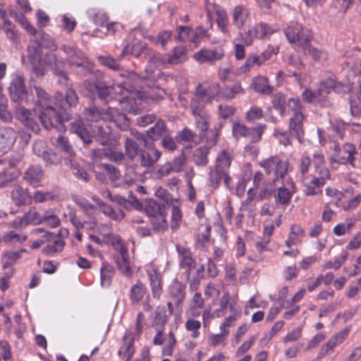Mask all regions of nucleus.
Instances as JSON below:
<instances>
[{"mask_svg":"<svg viewBox=\"0 0 361 361\" xmlns=\"http://www.w3.org/2000/svg\"><path fill=\"white\" fill-rule=\"evenodd\" d=\"M27 56L32 63V71L37 77L44 76L47 73L45 66H49L61 78L59 82L63 83L68 80L63 70L64 61L59 59L55 53H45L43 57V49L39 42L35 41L30 43L27 49Z\"/></svg>","mask_w":361,"mask_h":361,"instance_id":"f257e3e1","label":"nucleus"},{"mask_svg":"<svg viewBox=\"0 0 361 361\" xmlns=\"http://www.w3.org/2000/svg\"><path fill=\"white\" fill-rule=\"evenodd\" d=\"M267 176H271L274 184L283 183L286 180V176L290 171V164L288 161L282 160L279 156H271L259 162Z\"/></svg>","mask_w":361,"mask_h":361,"instance_id":"f03ea898","label":"nucleus"},{"mask_svg":"<svg viewBox=\"0 0 361 361\" xmlns=\"http://www.w3.org/2000/svg\"><path fill=\"white\" fill-rule=\"evenodd\" d=\"M284 32L288 41L300 48L312 39V31L298 22H291Z\"/></svg>","mask_w":361,"mask_h":361,"instance_id":"7ed1b4c3","label":"nucleus"},{"mask_svg":"<svg viewBox=\"0 0 361 361\" xmlns=\"http://www.w3.org/2000/svg\"><path fill=\"white\" fill-rule=\"evenodd\" d=\"M37 111L39 112V118L44 128L50 130L55 128L59 131L65 129L61 113L57 111L52 104H47V106Z\"/></svg>","mask_w":361,"mask_h":361,"instance_id":"20e7f679","label":"nucleus"},{"mask_svg":"<svg viewBox=\"0 0 361 361\" xmlns=\"http://www.w3.org/2000/svg\"><path fill=\"white\" fill-rule=\"evenodd\" d=\"M195 125L199 130V136L204 140L207 144L211 147L216 144L219 129L208 130L209 127V117L207 114L195 117Z\"/></svg>","mask_w":361,"mask_h":361,"instance_id":"39448f33","label":"nucleus"},{"mask_svg":"<svg viewBox=\"0 0 361 361\" xmlns=\"http://www.w3.org/2000/svg\"><path fill=\"white\" fill-rule=\"evenodd\" d=\"M204 293L206 295L213 298L212 305L214 306L219 305V307L212 313V316L216 318L223 317L226 314V290L224 287L219 289L214 285L209 284L204 290Z\"/></svg>","mask_w":361,"mask_h":361,"instance_id":"423d86ee","label":"nucleus"},{"mask_svg":"<svg viewBox=\"0 0 361 361\" xmlns=\"http://www.w3.org/2000/svg\"><path fill=\"white\" fill-rule=\"evenodd\" d=\"M342 87L341 82L338 81L335 76L329 77L321 80L317 85V90L323 102H322V106H330L331 102L328 99V95L331 92H340Z\"/></svg>","mask_w":361,"mask_h":361,"instance_id":"0eeeda50","label":"nucleus"},{"mask_svg":"<svg viewBox=\"0 0 361 361\" xmlns=\"http://www.w3.org/2000/svg\"><path fill=\"white\" fill-rule=\"evenodd\" d=\"M137 139L142 141L144 146L149 149L148 151L140 150L139 152L140 165L145 168L153 166L160 159L161 152L157 149L152 147V145H148L144 135L138 133Z\"/></svg>","mask_w":361,"mask_h":361,"instance_id":"6e6552de","label":"nucleus"},{"mask_svg":"<svg viewBox=\"0 0 361 361\" xmlns=\"http://www.w3.org/2000/svg\"><path fill=\"white\" fill-rule=\"evenodd\" d=\"M42 216L35 207H32L22 216L13 220L10 225L16 229H23L29 225H39L42 224Z\"/></svg>","mask_w":361,"mask_h":361,"instance_id":"1a4fd4ad","label":"nucleus"},{"mask_svg":"<svg viewBox=\"0 0 361 361\" xmlns=\"http://www.w3.org/2000/svg\"><path fill=\"white\" fill-rule=\"evenodd\" d=\"M282 184L283 185L278 188L274 198L276 204L286 206L289 204L294 193L296 192L297 188L290 177L287 178Z\"/></svg>","mask_w":361,"mask_h":361,"instance_id":"9d476101","label":"nucleus"},{"mask_svg":"<svg viewBox=\"0 0 361 361\" xmlns=\"http://www.w3.org/2000/svg\"><path fill=\"white\" fill-rule=\"evenodd\" d=\"M273 32L274 30L271 27L266 23H260L242 34L241 39L245 45L250 46L252 44L255 39H263Z\"/></svg>","mask_w":361,"mask_h":361,"instance_id":"9b49d317","label":"nucleus"},{"mask_svg":"<svg viewBox=\"0 0 361 361\" xmlns=\"http://www.w3.org/2000/svg\"><path fill=\"white\" fill-rule=\"evenodd\" d=\"M61 49L66 55V59L71 65L84 66L87 73L90 71L91 63L80 50L67 45H63Z\"/></svg>","mask_w":361,"mask_h":361,"instance_id":"f8f14e48","label":"nucleus"},{"mask_svg":"<svg viewBox=\"0 0 361 361\" xmlns=\"http://www.w3.org/2000/svg\"><path fill=\"white\" fill-rule=\"evenodd\" d=\"M9 91L12 99L15 102L22 101L24 99H29L28 93L24 83V78L18 73L12 75Z\"/></svg>","mask_w":361,"mask_h":361,"instance_id":"ddd939ff","label":"nucleus"},{"mask_svg":"<svg viewBox=\"0 0 361 361\" xmlns=\"http://www.w3.org/2000/svg\"><path fill=\"white\" fill-rule=\"evenodd\" d=\"M300 178L305 195L314 196L322 193V188L324 186L322 178H319L312 174H307Z\"/></svg>","mask_w":361,"mask_h":361,"instance_id":"4468645a","label":"nucleus"},{"mask_svg":"<svg viewBox=\"0 0 361 361\" xmlns=\"http://www.w3.org/2000/svg\"><path fill=\"white\" fill-rule=\"evenodd\" d=\"M219 84L213 83L208 89L198 85L196 89V96H198L202 102H210L212 99L219 101L220 98L224 97V93L220 92Z\"/></svg>","mask_w":361,"mask_h":361,"instance_id":"2eb2a0df","label":"nucleus"},{"mask_svg":"<svg viewBox=\"0 0 361 361\" xmlns=\"http://www.w3.org/2000/svg\"><path fill=\"white\" fill-rule=\"evenodd\" d=\"M224 56V50L222 47L214 49H202L193 55V58L199 63H211L219 61Z\"/></svg>","mask_w":361,"mask_h":361,"instance_id":"dca6fc26","label":"nucleus"},{"mask_svg":"<svg viewBox=\"0 0 361 361\" xmlns=\"http://www.w3.org/2000/svg\"><path fill=\"white\" fill-rule=\"evenodd\" d=\"M116 114V111L115 108L112 106H109L108 109L106 110V112H104V109L100 111L95 106L90 107L85 111L86 118L90 121H98L101 119L113 121Z\"/></svg>","mask_w":361,"mask_h":361,"instance_id":"f3484780","label":"nucleus"},{"mask_svg":"<svg viewBox=\"0 0 361 361\" xmlns=\"http://www.w3.org/2000/svg\"><path fill=\"white\" fill-rule=\"evenodd\" d=\"M17 137V133L12 128H0V152H8L16 142Z\"/></svg>","mask_w":361,"mask_h":361,"instance_id":"a211bd4d","label":"nucleus"},{"mask_svg":"<svg viewBox=\"0 0 361 361\" xmlns=\"http://www.w3.org/2000/svg\"><path fill=\"white\" fill-rule=\"evenodd\" d=\"M157 334L153 339V343L154 345H161L166 341V345L163 349V354L164 355H171L173 353V349L176 343L173 333L171 331L169 333L168 338H164L163 337L164 329L157 328Z\"/></svg>","mask_w":361,"mask_h":361,"instance_id":"6ab92c4d","label":"nucleus"},{"mask_svg":"<svg viewBox=\"0 0 361 361\" xmlns=\"http://www.w3.org/2000/svg\"><path fill=\"white\" fill-rule=\"evenodd\" d=\"M135 335L131 332H126L123 337V344L118 350L121 359L130 361L135 353L134 339Z\"/></svg>","mask_w":361,"mask_h":361,"instance_id":"aec40b11","label":"nucleus"},{"mask_svg":"<svg viewBox=\"0 0 361 361\" xmlns=\"http://www.w3.org/2000/svg\"><path fill=\"white\" fill-rule=\"evenodd\" d=\"M305 118V114H296V116H291L289 119L288 130L295 136L299 142H302L304 136L303 124Z\"/></svg>","mask_w":361,"mask_h":361,"instance_id":"412c9836","label":"nucleus"},{"mask_svg":"<svg viewBox=\"0 0 361 361\" xmlns=\"http://www.w3.org/2000/svg\"><path fill=\"white\" fill-rule=\"evenodd\" d=\"M305 237V228L299 224H293L290 226L285 245L287 247L290 248L293 245L302 243Z\"/></svg>","mask_w":361,"mask_h":361,"instance_id":"4be33fe9","label":"nucleus"},{"mask_svg":"<svg viewBox=\"0 0 361 361\" xmlns=\"http://www.w3.org/2000/svg\"><path fill=\"white\" fill-rule=\"evenodd\" d=\"M113 89L115 92L121 94V97L116 100L119 102L120 104L123 105L122 108L123 109L127 110L128 107L125 106L126 102H130L131 100L135 99V93L130 89L129 83L127 81L117 83L114 85Z\"/></svg>","mask_w":361,"mask_h":361,"instance_id":"5701e85b","label":"nucleus"},{"mask_svg":"<svg viewBox=\"0 0 361 361\" xmlns=\"http://www.w3.org/2000/svg\"><path fill=\"white\" fill-rule=\"evenodd\" d=\"M44 177V171L39 165H31L25 172L24 179L33 187L41 185V181Z\"/></svg>","mask_w":361,"mask_h":361,"instance_id":"b1692460","label":"nucleus"},{"mask_svg":"<svg viewBox=\"0 0 361 361\" xmlns=\"http://www.w3.org/2000/svg\"><path fill=\"white\" fill-rule=\"evenodd\" d=\"M226 150H222L217 157L214 169L211 171V178L216 182L221 180L226 183Z\"/></svg>","mask_w":361,"mask_h":361,"instance_id":"393cba45","label":"nucleus"},{"mask_svg":"<svg viewBox=\"0 0 361 361\" xmlns=\"http://www.w3.org/2000/svg\"><path fill=\"white\" fill-rule=\"evenodd\" d=\"M310 42H307L300 47L303 54L310 56L314 61H326L329 58L328 52L324 49L314 47Z\"/></svg>","mask_w":361,"mask_h":361,"instance_id":"a878e982","label":"nucleus"},{"mask_svg":"<svg viewBox=\"0 0 361 361\" xmlns=\"http://www.w3.org/2000/svg\"><path fill=\"white\" fill-rule=\"evenodd\" d=\"M17 118L28 128L35 133L39 130L38 124L31 118V112L23 106H18L16 110Z\"/></svg>","mask_w":361,"mask_h":361,"instance_id":"bb28decb","label":"nucleus"},{"mask_svg":"<svg viewBox=\"0 0 361 361\" xmlns=\"http://www.w3.org/2000/svg\"><path fill=\"white\" fill-rule=\"evenodd\" d=\"M169 294L173 299L176 307L181 311L180 305L185 298V286L178 281H173L169 287Z\"/></svg>","mask_w":361,"mask_h":361,"instance_id":"cd10ccee","label":"nucleus"},{"mask_svg":"<svg viewBox=\"0 0 361 361\" xmlns=\"http://www.w3.org/2000/svg\"><path fill=\"white\" fill-rule=\"evenodd\" d=\"M251 87L255 91L267 95L271 94L274 90V87L269 85L268 78L262 75L254 77Z\"/></svg>","mask_w":361,"mask_h":361,"instance_id":"c85d7f7f","label":"nucleus"},{"mask_svg":"<svg viewBox=\"0 0 361 361\" xmlns=\"http://www.w3.org/2000/svg\"><path fill=\"white\" fill-rule=\"evenodd\" d=\"M92 154L94 157H99L101 159H102L103 157H106L109 159L110 161L116 163L121 162L124 158V155L122 152L112 149H93Z\"/></svg>","mask_w":361,"mask_h":361,"instance_id":"c756f323","label":"nucleus"},{"mask_svg":"<svg viewBox=\"0 0 361 361\" xmlns=\"http://www.w3.org/2000/svg\"><path fill=\"white\" fill-rule=\"evenodd\" d=\"M92 200L101 207L104 214L115 221H121L125 216V213L121 209H114L111 207L106 204L97 197H92Z\"/></svg>","mask_w":361,"mask_h":361,"instance_id":"7c9ffc66","label":"nucleus"},{"mask_svg":"<svg viewBox=\"0 0 361 361\" xmlns=\"http://www.w3.org/2000/svg\"><path fill=\"white\" fill-rule=\"evenodd\" d=\"M11 199L18 206L26 204L30 200L27 189L22 188L19 185H15L11 192Z\"/></svg>","mask_w":361,"mask_h":361,"instance_id":"2f4dec72","label":"nucleus"},{"mask_svg":"<svg viewBox=\"0 0 361 361\" xmlns=\"http://www.w3.org/2000/svg\"><path fill=\"white\" fill-rule=\"evenodd\" d=\"M187 59L186 50L183 47H175L173 52L167 59L162 60L163 63H167L171 65H178L185 61Z\"/></svg>","mask_w":361,"mask_h":361,"instance_id":"473e14b6","label":"nucleus"},{"mask_svg":"<svg viewBox=\"0 0 361 361\" xmlns=\"http://www.w3.org/2000/svg\"><path fill=\"white\" fill-rule=\"evenodd\" d=\"M121 258L118 259L116 264L119 270L126 276H131L132 270L130 266V258L128 255V250L125 247L120 249Z\"/></svg>","mask_w":361,"mask_h":361,"instance_id":"72a5a7b5","label":"nucleus"},{"mask_svg":"<svg viewBox=\"0 0 361 361\" xmlns=\"http://www.w3.org/2000/svg\"><path fill=\"white\" fill-rule=\"evenodd\" d=\"M250 13L248 10L243 6H237L233 12V23L238 27L244 25L245 23L249 18Z\"/></svg>","mask_w":361,"mask_h":361,"instance_id":"f704fd0d","label":"nucleus"},{"mask_svg":"<svg viewBox=\"0 0 361 361\" xmlns=\"http://www.w3.org/2000/svg\"><path fill=\"white\" fill-rule=\"evenodd\" d=\"M177 250L180 257V267L189 271L194 267L195 262L190 255L189 250L183 247L177 246Z\"/></svg>","mask_w":361,"mask_h":361,"instance_id":"c9c22d12","label":"nucleus"},{"mask_svg":"<svg viewBox=\"0 0 361 361\" xmlns=\"http://www.w3.org/2000/svg\"><path fill=\"white\" fill-rule=\"evenodd\" d=\"M25 250L22 249L19 251H8L5 252L1 258V264L4 269L10 268L22 256V253Z\"/></svg>","mask_w":361,"mask_h":361,"instance_id":"e433bc0d","label":"nucleus"},{"mask_svg":"<svg viewBox=\"0 0 361 361\" xmlns=\"http://www.w3.org/2000/svg\"><path fill=\"white\" fill-rule=\"evenodd\" d=\"M350 328L347 327L332 336L326 343L327 346L333 350L336 347L342 344L348 337Z\"/></svg>","mask_w":361,"mask_h":361,"instance_id":"4c0bfd02","label":"nucleus"},{"mask_svg":"<svg viewBox=\"0 0 361 361\" xmlns=\"http://www.w3.org/2000/svg\"><path fill=\"white\" fill-rule=\"evenodd\" d=\"M286 109L291 116L296 114H305V107L302 105L300 99L298 97H291L286 100Z\"/></svg>","mask_w":361,"mask_h":361,"instance_id":"58836bf2","label":"nucleus"},{"mask_svg":"<svg viewBox=\"0 0 361 361\" xmlns=\"http://www.w3.org/2000/svg\"><path fill=\"white\" fill-rule=\"evenodd\" d=\"M51 142L53 145L66 152L70 157L73 158L75 157V152L67 137L62 135H59L57 137H53Z\"/></svg>","mask_w":361,"mask_h":361,"instance_id":"ea45409f","label":"nucleus"},{"mask_svg":"<svg viewBox=\"0 0 361 361\" xmlns=\"http://www.w3.org/2000/svg\"><path fill=\"white\" fill-rule=\"evenodd\" d=\"M147 215L152 219L166 212L164 204L159 203L154 200L147 202L145 207Z\"/></svg>","mask_w":361,"mask_h":361,"instance_id":"a19ab883","label":"nucleus"},{"mask_svg":"<svg viewBox=\"0 0 361 361\" xmlns=\"http://www.w3.org/2000/svg\"><path fill=\"white\" fill-rule=\"evenodd\" d=\"M71 130L77 134L80 139L86 144H89L92 141V137L89 132L84 127L81 121H78L71 123Z\"/></svg>","mask_w":361,"mask_h":361,"instance_id":"79ce46f5","label":"nucleus"},{"mask_svg":"<svg viewBox=\"0 0 361 361\" xmlns=\"http://www.w3.org/2000/svg\"><path fill=\"white\" fill-rule=\"evenodd\" d=\"M146 288L141 282H137L130 289V298L133 304H137L145 296Z\"/></svg>","mask_w":361,"mask_h":361,"instance_id":"37998d69","label":"nucleus"},{"mask_svg":"<svg viewBox=\"0 0 361 361\" xmlns=\"http://www.w3.org/2000/svg\"><path fill=\"white\" fill-rule=\"evenodd\" d=\"M146 45L142 42H136L132 45L127 44L120 55V58H123L126 55L132 54L135 57H139L142 51L145 49Z\"/></svg>","mask_w":361,"mask_h":361,"instance_id":"c03bdc74","label":"nucleus"},{"mask_svg":"<svg viewBox=\"0 0 361 361\" xmlns=\"http://www.w3.org/2000/svg\"><path fill=\"white\" fill-rule=\"evenodd\" d=\"M42 224H44L51 228H54L60 226L61 221L53 211L46 210L42 216Z\"/></svg>","mask_w":361,"mask_h":361,"instance_id":"a18cd8bd","label":"nucleus"},{"mask_svg":"<svg viewBox=\"0 0 361 361\" xmlns=\"http://www.w3.org/2000/svg\"><path fill=\"white\" fill-rule=\"evenodd\" d=\"M89 18L92 20V21L101 27L105 26L106 23H108L109 18L104 11L91 8L88 11Z\"/></svg>","mask_w":361,"mask_h":361,"instance_id":"49530a36","label":"nucleus"},{"mask_svg":"<svg viewBox=\"0 0 361 361\" xmlns=\"http://www.w3.org/2000/svg\"><path fill=\"white\" fill-rule=\"evenodd\" d=\"M114 274V269L112 266L104 263L100 269L101 285L102 287L110 286L111 280Z\"/></svg>","mask_w":361,"mask_h":361,"instance_id":"de8ad7c7","label":"nucleus"},{"mask_svg":"<svg viewBox=\"0 0 361 361\" xmlns=\"http://www.w3.org/2000/svg\"><path fill=\"white\" fill-rule=\"evenodd\" d=\"M166 130L165 123L163 121H159L153 127L148 130L147 136L152 140H157L161 137L165 135Z\"/></svg>","mask_w":361,"mask_h":361,"instance_id":"09e8293b","label":"nucleus"},{"mask_svg":"<svg viewBox=\"0 0 361 361\" xmlns=\"http://www.w3.org/2000/svg\"><path fill=\"white\" fill-rule=\"evenodd\" d=\"M65 164L69 166L72 171L73 174L79 179L83 180L85 181H87L89 180V175L87 173L81 168L78 164L75 162L72 159H65L64 160Z\"/></svg>","mask_w":361,"mask_h":361,"instance_id":"8fccbe9b","label":"nucleus"},{"mask_svg":"<svg viewBox=\"0 0 361 361\" xmlns=\"http://www.w3.org/2000/svg\"><path fill=\"white\" fill-rule=\"evenodd\" d=\"M167 322V316L166 309L164 306L157 307L155 311V316L152 322L153 326L160 329H164V326Z\"/></svg>","mask_w":361,"mask_h":361,"instance_id":"3c124183","label":"nucleus"},{"mask_svg":"<svg viewBox=\"0 0 361 361\" xmlns=\"http://www.w3.org/2000/svg\"><path fill=\"white\" fill-rule=\"evenodd\" d=\"M301 97L303 102L311 104V103H316L319 104L322 106V99L318 94V90L313 91L310 88H305L302 94Z\"/></svg>","mask_w":361,"mask_h":361,"instance_id":"603ef678","label":"nucleus"},{"mask_svg":"<svg viewBox=\"0 0 361 361\" xmlns=\"http://www.w3.org/2000/svg\"><path fill=\"white\" fill-rule=\"evenodd\" d=\"M35 94L37 97V109L45 107L47 104H52V102L49 94L40 87L34 86Z\"/></svg>","mask_w":361,"mask_h":361,"instance_id":"864d4df0","label":"nucleus"},{"mask_svg":"<svg viewBox=\"0 0 361 361\" xmlns=\"http://www.w3.org/2000/svg\"><path fill=\"white\" fill-rule=\"evenodd\" d=\"M265 128L266 125L264 124H259L255 128H248L245 137L252 142H259L262 139Z\"/></svg>","mask_w":361,"mask_h":361,"instance_id":"5fc2aeb1","label":"nucleus"},{"mask_svg":"<svg viewBox=\"0 0 361 361\" xmlns=\"http://www.w3.org/2000/svg\"><path fill=\"white\" fill-rule=\"evenodd\" d=\"M64 245V241L61 238L57 237L53 244L47 245L43 248L42 252L47 255L60 252L63 250Z\"/></svg>","mask_w":361,"mask_h":361,"instance_id":"6e6d98bb","label":"nucleus"},{"mask_svg":"<svg viewBox=\"0 0 361 361\" xmlns=\"http://www.w3.org/2000/svg\"><path fill=\"white\" fill-rule=\"evenodd\" d=\"M272 106L274 109L279 112L281 116H285L286 114V101L284 98V95L279 92L274 95L272 100Z\"/></svg>","mask_w":361,"mask_h":361,"instance_id":"4d7b16f0","label":"nucleus"},{"mask_svg":"<svg viewBox=\"0 0 361 361\" xmlns=\"http://www.w3.org/2000/svg\"><path fill=\"white\" fill-rule=\"evenodd\" d=\"M27 239V236L23 233H16L14 231H9L3 236V240L7 244L23 243Z\"/></svg>","mask_w":361,"mask_h":361,"instance_id":"13d9d810","label":"nucleus"},{"mask_svg":"<svg viewBox=\"0 0 361 361\" xmlns=\"http://www.w3.org/2000/svg\"><path fill=\"white\" fill-rule=\"evenodd\" d=\"M185 329L191 333V337L196 338L200 336V329L201 327V322L195 320L194 318H189L185 324Z\"/></svg>","mask_w":361,"mask_h":361,"instance_id":"bf43d9fd","label":"nucleus"},{"mask_svg":"<svg viewBox=\"0 0 361 361\" xmlns=\"http://www.w3.org/2000/svg\"><path fill=\"white\" fill-rule=\"evenodd\" d=\"M209 147H200L197 148L194 153V159L198 165H205L208 162L207 154L209 153Z\"/></svg>","mask_w":361,"mask_h":361,"instance_id":"052dcab7","label":"nucleus"},{"mask_svg":"<svg viewBox=\"0 0 361 361\" xmlns=\"http://www.w3.org/2000/svg\"><path fill=\"white\" fill-rule=\"evenodd\" d=\"M244 90L240 82H229L227 85V99L235 98L237 95L243 94Z\"/></svg>","mask_w":361,"mask_h":361,"instance_id":"680f3d73","label":"nucleus"},{"mask_svg":"<svg viewBox=\"0 0 361 361\" xmlns=\"http://www.w3.org/2000/svg\"><path fill=\"white\" fill-rule=\"evenodd\" d=\"M221 333L217 334H213L208 338V343L212 346H216L224 341V334L226 333V319H224L223 322L220 325Z\"/></svg>","mask_w":361,"mask_h":361,"instance_id":"e2e57ef3","label":"nucleus"},{"mask_svg":"<svg viewBox=\"0 0 361 361\" xmlns=\"http://www.w3.org/2000/svg\"><path fill=\"white\" fill-rule=\"evenodd\" d=\"M167 212L160 214L157 217L151 219V223L153 226L154 230L160 232L164 231L167 228L168 224L166 219Z\"/></svg>","mask_w":361,"mask_h":361,"instance_id":"0e129e2a","label":"nucleus"},{"mask_svg":"<svg viewBox=\"0 0 361 361\" xmlns=\"http://www.w3.org/2000/svg\"><path fill=\"white\" fill-rule=\"evenodd\" d=\"M208 37L209 35L207 30L202 26L199 25L195 27L194 33L189 39V42L197 45L202 39Z\"/></svg>","mask_w":361,"mask_h":361,"instance_id":"69168bd1","label":"nucleus"},{"mask_svg":"<svg viewBox=\"0 0 361 361\" xmlns=\"http://www.w3.org/2000/svg\"><path fill=\"white\" fill-rule=\"evenodd\" d=\"M264 116L263 110L261 107L257 106H252L247 111L245 118L248 122H252L257 120H259Z\"/></svg>","mask_w":361,"mask_h":361,"instance_id":"338daca9","label":"nucleus"},{"mask_svg":"<svg viewBox=\"0 0 361 361\" xmlns=\"http://www.w3.org/2000/svg\"><path fill=\"white\" fill-rule=\"evenodd\" d=\"M179 138L185 142H191L194 143H199L202 140L199 135L195 134L191 130L188 128H184L179 133Z\"/></svg>","mask_w":361,"mask_h":361,"instance_id":"774afa93","label":"nucleus"}]
</instances>
